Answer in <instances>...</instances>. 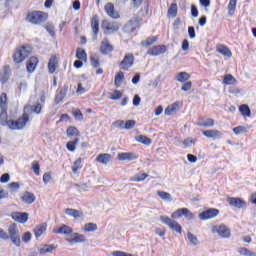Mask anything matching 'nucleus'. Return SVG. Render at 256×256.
Segmentation results:
<instances>
[{"label": "nucleus", "mask_w": 256, "mask_h": 256, "mask_svg": "<svg viewBox=\"0 0 256 256\" xmlns=\"http://www.w3.org/2000/svg\"><path fill=\"white\" fill-rule=\"evenodd\" d=\"M29 123V113L24 112L17 120L9 119L8 110H0V125L8 127L11 131H21Z\"/></svg>", "instance_id": "f257e3e1"}, {"label": "nucleus", "mask_w": 256, "mask_h": 256, "mask_svg": "<svg viewBox=\"0 0 256 256\" xmlns=\"http://www.w3.org/2000/svg\"><path fill=\"white\" fill-rule=\"evenodd\" d=\"M0 239L3 241H12L15 247H21V236L19 235V229H17V224H12L8 227V234L3 228H0Z\"/></svg>", "instance_id": "f03ea898"}, {"label": "nucleus", "mask_w": 256, "mask_h": 256, "mask_svg": "<svg viewBox=\"0 0 256 256\" xmlns=\"http://www.w3.org/2000/svg\"><path fill=\"white\" fill-rule=\"evenodd\" d=\"M49 19V13L40 10H31L27 12L25 21L30 25L41 26Z\"/></svg>", "instance_id": "7ed1b4c3"}, {"label": "nucleus", "mask_w": 256, "mask_h": 256, "mask_svg": "<svg viewBox=\"0 0 256 256\" xmlns=\"http://www.w3.org/2000/svg\"><path fill=\"white\" fill-rule=\"evenodd\" d=\"M31 53H33V47L29 44L17 47L12 56L14 63L17 65H19V63H23Z\"/></svg>", "instance_id": "20e7f679"}, {"label": "nucleus", "mask_w": 256, "mask_h": 256, "mask_svg": "<svg viewBox=\"0 0 256 256\" xmlns=\"http://www.w3.org/2000/svg\"><path fill=\"white\" fill-rule=\"evenodd\" d=\"M102 29L104 31V35H113V33H117V31L121 29V24H119V22L104 19L102 20Z\"/></svg>", "instance_id": "39448f33"}, {"label": "nucleus", "mask_w": 256, "mask_h": 256, "mask_svg": "<svg viewBox=\"0 0 256 256\" xmlns=\"http://www.w3.org/2000/svg\"><path fill=\"white\" fill-rule=\"evenodd\" d=\"M160 221L163 222L164 225H167L169 229H171L172 231H175V233H179V234L183 233V227L181 226V224L169 218V216H165V215L160 216Z\"/></svg>", "instance_id": "423d86ee"}, {"label": "nucleus", "mask_w": 256, "mask_h": 256, "mask_svg": "<svg viewBox=\"0 0 256 256\" xmlns=\"http://www.w3.org/2000/svg\"><path fill=\"white\" fill-rule=\"evenodd\" d=\"M135 65V55L133 53H126L124 58L118 63L122 71H129Z\"/></svg>", "instance_id": "0eeeda50"}, {"label": "nucleus", "mask_w": 256, "mask_h": 256, "mask_svg": "<svg viewBox=\"0 0 256 256\" xmlns=\"http://www.w3.org/2000/svg\"><path fill=\"white\" fill-rule=\"evenodd\" d=\"M212 233L219 235L222 239H229L231 237V229L225 224L214 225L211 228Z\"/></svg>", "instance_id": "6e6552de"}, {"label": "nucleus", "mask_w": 256, "mask_h": 256, "mask_svg": "<svg viewBox=\"0 0 256 256\" xmlns=\"http://www.w3.org/2000/svg\"><path fill=\"white\" fill-rule=\"evenodd\" d=\"M99 50L102 55H109V53H113V51H115V46L111 44V41H109V38L105 37L102 39L100 43Z\"/></svg>", "instance_id": "1a4fd4ad"}, {"label": "nucleus", "mask_w": 256, "mask_h": 256, "mask_svg": "<svg viewBox=\"0 0 256 256\" xmlns=\"http://www.w3.org/2000/svg\"><path fill=\"white\" fill-rule=\"evenodd\" d=\"M226 201L230 205V207H235L236 209H246L247 208V202L245 200H243V198L227 197Z\"/></svg>", "instance_id": "9d476101"}, {"label": "nucleus", "mask_w": 256, "mask_h": 256, "mask_svg": "<svg viewBox=\"0 0 256 256\" xmlns=\"http://www.w3.org/2000/svg\"><path fill=\"white\" fill-rule=\"evenodd\" d=\"M187 217L188 219H194L195 215L188 208H179L171 214L172 219H181V217Z\"/></svg>", "instance_id": "9b49d317"}, {"label": "nucleus", "mask_w": 256, "mask_h": 256, "mask_svg": "<svg viewBox=\"0 0 256 256\" xmlns=\"http://www.w3.org/2000/svg\"><path fill=\"white\" fill-rule=\"evenodd\" d=\"M59 69V55L52 54L48 60V72L53 75Z\"/></svg>", "instance_id": "f8f14e48"}, {"label": "nucleus", "mask_w": 256, "mask_h": 256, "mask_svg": "<svg viewBox=\"0 0 256 256\" xmlns=\"http://www.w3.org/2000/svg\"><path fill=\"white\" fill-rule=\"evenodd\" d=\"M219 215V209L217 208H210L208 210L203 211L199 214V219L201 221H208V219H215Z\"/></svg>", "instance_id": "ddd939ff"}, {"label": "nucleus", "mask_w": 256, "mask_h": 256, "mask_svg": "<svg viewBox=\"0 0 256 256\" xmlns=\"http://www.w3.org/2000/svg\"><path fill=\"white\" fill-rule=\"evenodd\" d=\"M9 79H11V66L4 65L0 70V83L5 85L6 83H9Z\"/></svg>", "instance_id": "4468645a"}, {"label": "nucleus", "mask_w": 256, "mask_h": 256, "mask_svg": "<svg viewBox=\"0 0 256 256\" xmlns=\"http://www.w3.org/2000/svg\"><path fill=\"white\" fill-rule=\"evenodd\" d=\"M99 23H100L99 15L97 14L93 15L90 21V27L92 29V33L95 39L99 37V31H100Z\"/></svg>", "instance_id": "2eb2a0df"}, {"label": "nucleus", "mask_w": 256, "mask_h": 256, "mask_svg": "<svg viewBox=\"0 0 256 256\" xmlns=\"http://www.w3.org/2000/svg\"><path fill=\"white\" fill-rule=\"evenodd\" d=\"M167 51V46L165 45H156L148 50V55H152V57H159V55H163Z\"/></svg>", "instance_id": "dca6fc26"}, {"label": "nucleus", "mask_w": 256, "mask_h": 256, "mask_svg": "<svg viewBox=\"0 0 256 256\" xmlns=\"http://www.w3.org/2000/svg\"><path fill=\"white\" fill-rule=\"evenodd\" d=\"M11 217L13 221H16V223H25L26 221H29V214L27 212H14L11 214Z\"/></svg>", "instance_id": "f3484780"}, {"label": "nucleus", "mask_w": 256, "mask_h": 256, "mask_svg": "<svg viewBox=\"0 0 256 256\" xmlns=\"http://www.w3.org/2000/svg\"><path fill=\"white\" fill-rule=\"evenodd\" d=\"M104 11L112 19H119V12L115 11V5L111 2L104 6Z\"/></svg>", "instance_id": "a211bd4d"}, {"label": "nucleus", "mask_w": 256, "mask_h": 256, "mask_svg": "<svg viewBox=\"0 0 256 256\" xmlns=\"http://www.w3.org/2000/svg\"><path fill=\"white\" fill-rule=\"evenodd\" d=\"M72 237L73 238H66L67 243H70V245H73L75 243H85V241H87V238L85 237V235L80 234V233H72Z\"/></svg>", "instance_id": "6ab92c4d"}, {"label": "nucleus", "mask_w": 256, "mask_h": 256, "mask_svg": "<svg viewBox=\"0 0 256 256\" xmlns=\"http://www.w3.org/2000/svg\"><path fill=\"white\" fill-rule=\"evenodd\" d=\"M29 110L31 113H35V115H41L43 111V105L41 103H36L33 105L24 106V113H29Z\"/></svg>", "instance_id": "aec40b11"}, {"label": "nucleus", "mask_w": 256, "mask_h": 256, "mask_svg": "<svg viewBox=\"0 0 256 256\" xmlns=\"http://www.w3.org/2000/svg\"><path fill=\"white\" fill-rule=\"evenodd\" d=\"M55 235H73V228L62 224L59 228L52 230Z\"/></svg>", "instance_id": "412c9836"}, {"label": "nucleus", "mask_w": 256, "mask_h": 256, "mask_svg": "<svg viewBox=\"0 0 256 256\" xmlns=\"http://www.w3.org/2000/svg\"><path fill=\"white\" fill-rule=\"evenodd\" d=\"M38 64H39V58L35 56H31L26 62V69L28 73H33L35 69H37Z\"/></svg>", "instance_id": "4be33fe9"}, {"label": "nucleus", "mask_w": 256, "mask_h": 256, "mask_svg": "<svg viewBox=\"0 0 256 256\" xmlns=\"http://www.w3.org/2000/svg\"><path fill=\"white\" fill-rule=\"evenodd\" d=\"M91 89V85L89 84V80L84 79L82 82L78 83V87L76 89V93L78 95H83V93H87Z\"/></svg>", "instance_id": "5701e85b"}, {"label": "nucleus", "mask_w": 256, "mask_h": 256, "mask_svg": "<svg viewBox=\"0 0 256 256\" xmlns=\"http://www.w3.org/2000/svg\"><path fill=\"white\" fill-rule=\"evenodd\" d=\"M118 161H135L137 155L133 152H121L117 156Z\"/></svg>", "instance_id": "b1692460"}, {"label": "nucleus", "mask_w": 256, "mask_h": 256, "mask_svg": "<svg viewBox=\"0 0 256 256\" xmlns=\"http://www.w3.org/2000/svg\"><path fill=\"white\" fill-rule=\"evenodd\" d=\"M216 51L217 53H220V55H223L224 57H228V58L233 57V53L231 52V50L224 44H218L216 46Z\"/></svg>", "instance_id": "393cba45"}, {"label": "nucleus", "mask_w": 256, "mask_h": 256, "mask_svg": "<svg viewBox=\"0 0 256 256\" xmlns=\"http://www.w3.org/2000/svg\"><path fill=\"white\" fill-rule=\"evenodd\" d=\"M20 199H21V201H23V203H26V205H31V204L35 203V200L37 198L35 197V194L26 191L22 194Z\"/></svg>", "instance_id": "a878e982"}, {"label": "nucleus", "mask_w": 256, "mask_h": 256, "mask_svg": "<svg viewBox=\"0 0 256 256\" xmlns=\"http://www.w3.org/2000/svg\"><path fill=\"white\" fill-rule=\"evenodd\" d=\"M57 250V245L55 244H43L39 248L40 255H47V253H53V251Z\"/></svg>", "instance_id": "bb28decb"}, {"label": "nucleus", "mask_w": 256, "mask_h": 256, "mask_svg": "<svg viewBox=\"0 0 256 256\" xmlns=\"http://www.w3.org/2000/svg\"><path fill=\"white\" fill-rule=\"evenodd\" d=\"M179 105H181V103L179 101L168 105L164 111L165 115H167V116L175 115V113H177V111H179Z\"/></svg>", "instance_id": "cd10ccee"}, {"label": "nucleus", "mask_w": 256, "mask_h": 256, "mask_svg": "<svg viewBox=\"0 0 256 256\" xmlns=\"http://www.w3.org/2000/svg\"><path fill=\"white\" fill-rule=\"evenodd\" d=\"M195 125L197 127H215V120L213 118H201Z\"/></svg>", "instance_id": "c85d7f7f"}, {"label": "nucleus", "mask_w": 256, "mask_h": 256, "mask_svg": "<svg viewBox=\"0 0 256 256\" xmlns=\"http://www.w3.org/2000/svg\"><path fill=\"white\" fill-rule=\"evenodd\" d=\"M0 111H9V98L5 92L0 95Z\"/></svg>", "instance_id": "c756f323"}, {"label": "nucleus", "mask_w": 256, "mask_h": 256, "mask_svg": "<svg viewBox=\"0 0 256 256\" xmlns=\"http://www.w3.org/2000/svg\"><path fill=\"white\" fill-rule=\"evenodd\" d=\"M64 213L68 215L69 217H73L74 219H79L83 217V211L73 209V208H66L64 209Z\"/></svg>", "instance_id": "7c9ffc66"}, {"label": "nucleus", "mask_w": 256, "mask_h": 256, "mask_svg": "<svg viewBox=\"0 0 256 256\" xmlns=\"http://www.w3.org/2000/svg\"><path fill=\"white\" fill-rule=\"evenodd\" d=\"M202 133L207 139H219L223 135L219 130H204Z\"/></svg>", "instance_id": "2f4dec72"}, {"label": "nucleus", "mask_w": 256, "mask_h": 256, "mask_svg": "<svg viewBox=\"0 0 256 256\" xmlns=\"http://www.w3.org/2000/svg\"><path fill=\"white\" fill-rule=\"evenodd\" d=\"M47 231V223H42L40 225H37L34 229V235L36 239H39L41 235H43Z\"/></svg>", "instance_id": "473e14b6"}, {"label": "nucleus", "mask_w": 256, "mask_h": 256, "mask_svg": "<svg viewBox=\"0 0 256 256\" xmlns=\"http://www.w3.org/2000/svg\"><path fill=\"white\" fill-rule=\"evenodd\" d=\"M66 135L67 137H76V139H79L78 137L81 135V132L79 131V129L75 126H69L66 129Z\"/></svg>", "instance_id": "72a5a7b5"}, {"label": "nucleus", "mask_w": 256, "mask_h": 256, "mask_svg": "<svg viewBox=\"0 0 256 256\" xmlns=\"http://www.w3.org/2000/svg\"><path fill=\"white\" fill-rule=\"evenodd\" d=\"M96 161L98 163H102V165H107L111 161V154H107V153L99 154L96 157Z\"/></svg>", "instance_id": "f704fd0d"}, {"label": "nucleus", "mask_w": 256, "mask_h": 256, "mask_svg": "<svg viewBox=\"0 0 256 256\" xmlns=\"http://www.w3.org/2000/svg\"><path fill=\"white\" fill-rule=\"evenodd\" d=\"M223 85H237V79L232 74H226L222 80Z\"/></svg>", "instance_id": "c9c22d12"}, {"label": "nucleus", "mask_w": 256, "mask_h": 256, "mask_svg": "<svg viewBox=\"0 0 256 256\" xmlns=\"http://www.w3.org/2000/svg\"><path fill=\"white\" fill-rule=\"evenodd\" d=\"M175 79L178 83H186V81L191 79V75L187 72H180L176 75Z\"/></svg>", "instance_id": "e433bc0d"}, {"label": "nucleus", "mask_w": 256, "mask_h": 256, "mask_svg": "<svg viewBox=\"0 0 256 256\" xmlns=\"http://www.w3.org/2000/svg\"><path fill=\"white\" fill-rule=\"evenodd\" d=\"M239 111L242 117H251V108H249V105L247 104L240 105Z\"/></svg>", "instance_id": "4c0bfd02"}, {"label": "nucleus", "mask_w": 256, "mask_h": 256, "mask_svg": "<svg viewBox=\"0 0 256 256\" xmlns=\"http://www.w3.org/2000/svg\"><path fill=\"white\" fill-rule=\"evenodd\" d=\"M76 59H79L80 61H84V63H87V52L85 51V49H76Z\"/></svg>", "instance_id": "58836bf2"}, {"label": "nucleus", "mask_w": 256, "mask_h": 256, "mask_svg": "<svg viewBox=\"0 0 256 256\" xmlns=\"http://www.w3.org/2000/svg\"><path fill=\"white\" fill-rule=\"evenodd\" d=\"M125 79V73L123 71H119L114 78V85L115 87H121L123 80Z\"/></svg>", "instance_id": "ea45409f"}, {"label": "nucleus", "mask_w": 256, "mask_h": 256, "mask_svg": "<svg viewBox=\"0 0 256 256\" xmlns=\"http://www.w3.org/2000/svg\"><path fill=\"white\" fill-rule=\"evenodd\" d=\"M80 169H83V158H78L72 164V172L78 173Z\"/></svg>", "instance_id": "a19ab883"}, {"label": "nucleus", "mask_w": 256, "mask_h": 256, "mask_svg": "<svg viewBox=\"0 0 256 256\" xmlns=\"http://www.w3.org/2000/svg\"><path fill=\"white\" fill-rule=\"evenodd\" d=\"M98 227L97 224L93 222L86 223L83 227L84 233H93L94 231H97Z\"/></svg>", "instance_id": "79ce46f5"}, {"label": "nucleus", "mask_w": 256, "mask_h": 256, "mask_svg": "<svg viewBox=\"0 0 256 256\" xmlns=\"http://www.w3.org/2000/svg\"><path fill=\"white\" fill-rule=\"evenodd\" d=\"M159 38L157 36H150L141 42L142 47H151Z\"/></svg>", "instance_id": "37998d69"}, {"label": "nucleus", "mask_w": 256, "mask_h": 256, "mask_svg": "<svg viewBox=\"0 0 256 256\" xmlns=\"http://www.w3.org/2000/svg\"><path fill=\"white\" fill-rule=\"evenodd\" d=\"M178 6L177 3H172L168 8L167 17H177Z\"/></svg>", "instance_id": "c03bdc74"}, {"label": "nucleus", "mask_w": 256, "mask_h": 256, "mask_svg": "<svg viewBox=\"0 0 256 256\" xmlns=\"http://www.w3.org/2000/svg\"><path fill=\"white\" fill-rule=\"evenodd\" d=\"M149 177V174L142 173V174H136L134 177L130 178V181L134 183H141V181H145Z\"/></svg>", "instance_id": "a18cd8bd"}, {"label": "nucleus", "mask_w": 256, "mask_h": 256, "mask_svg": "<svg viewBox=\"0 0 256 256\" xmlns=\"http://www.w3.org/2000/svg\"><path fill=\"white\" fill-rule=\"evenodd\" d=\"M77 143H79V138H75L73 141L67 142L66 149H68L71 153L75 152L77 149Z\"/></svg>", "instance_id": "49530a36"}, {"label": "nucleus", "mask_w": 256, "mask_h": 256, "mask_svg": "<svg viewBox=\"0 0 256 256\" xmlns=\"http://www.w3.org/2000/svg\"><path fill=\"white\" fill-rule=\"evenodd\" d=\"M123 97V92L121 90H113L112 94L109 96L111 101H119Z\"/></svg>", "instance_id": "de8ad7c7"}, {"label": "nucleus", "mask_w": 256, "mask_h": 256, "mask_svg": "<svg viewBox=\"0 0 256 256\" xmlns=\"http://www.w3.org/2000/svg\"><path fill=\"white\" fill-rule=\"evenodd\" d=\"M136 141H138V143H142V145H149L151 143V140L149 139V137L145 135H138L136 137Z\"/></svg>", "instance_id": "09e8293b"}, {"label": "nucleus", "mask_w": 256, "mask_h": 256, "mask_svg": "<svg viewBox=\"0 0 256 256\" xmlns=\"http://www.w3.org/2000/svg\"><path fill=\"white\" fill-rule=\"evenodd\" d=\"M238 253L239 255H243V256H256V252H253L247 248H239Z\"/></svg>", "instance_id": "8fccbe9b"}, {"label": "nucleus", "mask_w": 256, "mask_h": 256, "mask_svg": "<svg viewBox=\"0 0 256 256\" xmlns=\"http://www.w3.org/2000/svg\"><path fill=\"white\" fill-rule=\"evenodd\" d=\"M72 115L75 119H78V121H83V112H81V109L79 108L73 109Z\"/></svg>", "instance_id": "3c124183"}, {"label": "nucleus", "mask_w": 256, "mask_h": 256, "mask_svg": "<svg viewBox=\"0 0 256 256\" xmlns=\"http://www.w3.org/2000/svg\"><path fill=\"white\" fill-rule=\"evenodd\" d=\"M157 195L158 197H160V199H163V201H171V195L169 194V192L158 191Z\"/></svg>", "instance_id": "603ef678"}, {"label": "nucleus", "mask_w": 256, "mask_h": 256, "mask_svg": "<svg viewBox=\"0 0 256 256\" xmlns=\"http://www.w3.org/2000/svg\"><path fill=\"white\" fill-rule=\"evenodd\" d=\"M90 63L92 65V67H94L95 69H97V67H99L101 64L99 62V56L94 55L90 57Z\"/></svg>", "instance_id": "864d4df0"}, {"label": "nucleus", "mask_w": 256, "mask_h": 256, "mask_svg": "<svg viewBox=\"0 0 256 256\" xmlns=\"http://www.w3.org/2000/svg\"><path fill=\"white\" fill-rule=\"evenodd\" d=\"M233 133H235V135H241V133H247V127L245 126L234 127Z\"/></svg>", "instance_id": "5fc2aeb1"}, {"label": "nucleus", "mask_w": 256, "mask_h": 256, "mask_svg": "<svg viewBox=\"0 0 256 256\" xmlns=\"http://www.w3.org/2000/svg\"><path fill=\"white\" fill-rule=\"evenodd\" d=\"M32 170L36 175H41V166L39 165V162H32Z\"/></svg>", "instance_id": "6e6d98bb"}, {"label": "nucleus", "mask_w": 256, "mask_h": 256, "mask_svg": "<svg viewBox=\"0 0 256 256\" xmlns=\"http://www.w3.org/2000/svg\"><path fill=\"white\" fill-rule=\"evenodd\" d=\"M235 9H237V0H230L228 4L229 13H235Z\"/></svg>", "instance_id": "4d7b16f0"}, {"label": "nucleus", "mask_w": 256, "mask_h": 256, "mask_svg": "<svg viewBox=\"0 0 256 256\" xmlns=\"http://www.w3.org/2000/svg\"><path fill=\"white\" fill-rule=\"evenodd\" d=\"M63 99H65V93L63 91L58 92L55 96L56 105H59Z\"/></svg>", "instance_id": "13d9d810"}, {"label": "nucleus", "mask_w": 256, "mask_h": 256, "mask_svg": "<svg viewBox=\"0 0 256 256\" xmlns=\"http://www.w3.org/2000/svg\"><path fill=\"white\" fill-rule=\"evenodd\" d=\"M187 237L192 245H197L199 243V240L196 238V236L193 235V233L188 232Z\"/></svg>", "instance_id": "bf43d9fd"}, {"label": "nucleus", "mask_w": 256, "mask_h": 256, "mask_svg": "<svg viewBox=\"0 0 256 256\" xmlns=\"http://www.w3.org/2000/svg\"><path fill=\"white\" fill-rule=\"evenodd\" d=\"M136 123L137 122L135 120H127L124 124V129H126V130L133 129V127H135Z\"/></svg>", "instance_id": "052dcab7"}, {"label": "nucleus", "mask_w": 256, "mask_h": 256, "mask_svg": "<svg viewBox=\"0 0 256 256\" xmlns=\"http://www.w3.org/2000/svg\"><path fill=\"white\" fill-rule=\"evenodd\" d=\"M193 87V82L191 81H187V82H184V84L182 85L181 89L182 91H191V88Z\"/></svg>", "instance_id": "680f3d73"}, {"label": "nucleus", "mask_w": 256, "mask_h": 256, "mask_svg": "<svg viewBox=\"0 0 256 256\" xmlns=\"http://www.w3.org/2000/svg\"><path fill=\"white\" fill-rule=\"evenodd\" d=\"M124 1H129V0H124ZM131 3L134 9H139V7L143 5V0H131Z\"/></svg>", "instance_id": "e2e57ef3"}, {"label": "nucleus", "mask_w": 256, "mask_h": 256, "mask_svg": "<svg viewBox=\"0 0 256 256\" xmlns=\"http://www.w3.org/2000/svg\"><path fill=\"white\" fill-rule=\"evenodd\" d=\"M155 233L158 235V237H165V233H167V230L165 228H155Z\"/></svg>", "instance_id": "0e129e2a"}, {"label": "nucleus", "mask_w": 256, "mask_h": 256, "mask_svg": "<svg viewBox=\"0 0 256 256\" xmlns=\"http://www.w3.org/2000/svg\"><path fill=\"white\" fill-rule=\"evenodd\" d=\"M22 241H24V243H29L31 241V232L24 233L22 236Z\"/></svg>", "instance_id": "69168bd1"}, {"label": "nucleus", "mask_w": 256, "mask_h": 256, "mask_svg": "<svg viewBox=\"0 0 256 256\" xmlns=\"http://www.w3.org/2000/svg\"><path fill=\"white\" fill-rule=\"evenodd\" d=\"M52 177H51V172H46L43 175V182L45 184L49 183L51 181Z\"/></svg>", "instance_id": "338daca9"}, {"label": "nucleus", "mask_w": 256, "mask_h": 256, "mask_svg": "<svg viewBox=\"0 0 256 256\" xmlns=\"http://www.w3.org/2000/svg\"><path fill=\"white\" fill-rule=\"evenodd\" d=\"M10 176L8 173L3 174L0 177V183H9Z\"/></svg>", "instance_id": "774afa93"}]
</instances>
